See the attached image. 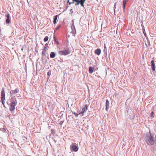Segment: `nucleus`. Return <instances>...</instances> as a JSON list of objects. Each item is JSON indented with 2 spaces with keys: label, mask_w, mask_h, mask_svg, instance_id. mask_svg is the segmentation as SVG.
Listing matches in <instances>:
<instances>
[{
  "label": "nucleus",
  "mask_w": 156,
  "mask_h": 156,
  "mask_svg": "<svg viewBox=\"0 0 156 156\" xmlns=\"http://www.w3.org/2000/svg\"><path fill=\"white\" fill-rule=\"evenodd\" d=\"M145 141L148 145H153L154 143V137L151 133H149L146 135Z\"/></svg>",
  "instance_id": "obj_1"
},
{
  "label": "nucleus",
  "mask_w": 156,
  "mask_h": 156,
  "mask_svg": "<svg viewBox=\"0 0 156 156\" xmlns=\"http://www.w3.org/2000/svg\"><path fill=\"white\" fill-rule=\"evenodd\" d=\"M86 0H72L73 2H72V4H75V5H78L79 3H80L82 7H84V3H85Z\"/></svg>",
  "instance_id": "obj_2"
},
{
  "label": "nucleus",
  "mask_w": 156,
  "mask_h": 156,
  "mask_svg": "<svg viewBox=\"0 0 156 156\" xmlns=\"http://www.w3.org/2000/svg\"><path fill=\"white\" fill-rule=\"evenodd\" d=\"M16 99L15 100V101H12L11 103L10 107L9 108V110L11 112H12L15 109V106L16 105Z\"/></svg>",
  "instance_id": "obj_3"
},
{
  "label": "nucleus",
  "mask_w": 156,
  "mask_h": 156,
  "mask_svg": "<svg viewBox=\"0 0 156 156\" xmlns=\"http://www.w3.org/2000/svg\"><path fill=\"white\" fill-rule=\"evenodd\" d=\"M70 53V51L68 50L59 51L58 52V54L61 55H66L69 54Z\"/></svg>",
  "instance_id": "obj_4"
},
{
  "label": "nucleus",
  "mask_w": 156,
  "mask_h": 156,
  "mask_svg": "<svg viewBox=\"0 0 156 156\" xmlns=\"http://www.w3.org/2000/svg\"><path fill=\"white\" fill-rule=\"evenodd\" d=\"M5 94L4 90L2 89L1 93V98L2 102V104L4 105L5 104Z\"/></svg>",
  "instance_id": "obj_5"
},
{
  "label": "nucleus",
  "mask_w": 156,
  "mask_h": 156,
  "mask_svg": "<svg viewBox=\"0 0 156 156\" xmlns=\"http://www.w3.org/2000/svg\"><path fill=\"white\" fill-rule=\"evenodd\" d=\"M70 149L71 151H77L78 149V147L75 145L74 144H72L70 146Z\"/></svg>",
  "instance_id": "obj_6"
},
{
  "label": "nucleus",
  "mask_w": 156,
  "mask_h": 156,
  "mask_svg": "<svg viewBox=\"0 0 156 156\" xmlns=\"http://www.w3.org/2000/svg\"><path fill=\"white\" fill-rule=\"evenodd\" d=\"M151 66L153 71H155V66L154 62V60H152L151 62Z\"/></svg>",
  "instance_id": "obj_7"
},
{
  "label": "nucleus",
  "mask_w": 156,
  "mask_h": 156,
  "mask_svg": "<svg viewBox=\"0 0 156 156\" xmlns=\"http://www.w3.org/2000/svg\"><path fill=\"white\" fill-rule=\"evenodd\" d=\"M87 108V106L86 105H85L84 107L82 108V112L80 113L79 114H82L86 112Z\"/></svg>",
  "instance_id": "obj_8"
},
{
  "label": "nucleus",
  "mask_w": 156,
  "mask_h": 156,
  "mask_svg": "<svg viewBox=\"0 0 156 156\" xmlns=\"http://www.w3.org/2000/svg\"><path fill=\"white\" fill-rule=\"evenodd\" d=\"M48 47V44L47 43L46 44L44 45V48L43 51L42 52V55H44L45 54L46 51L47 50Z\"/></svg>",
  "instance_id": "obj_9"
},
{
  "label": "nucleus",
  "mask_w": 156,
  "mask_h": 156,
  "mask_svg": "<svg viewBox=\"0 0 156 156\" xmlns=\"http://www.w3.org/2000/svg\"><path fill=\"white\" fill-rule=\"evenodd\" d=\"M5 16L7 17V19L6 20V23L9 24L10 22L9 14H7L5 15Z\"/></svg>",
  "instance_id": "obj_10"
},
{
  "label": "nucleus",
  "mask_w": 156,
  "mask_h": 156,
  "mask_svg": "<svg viewBox=\"0 0 156 156\" xmlns=\"http://www.w3.org/2000/svg\"><path fill=\"white\" fill-rule=\"evenodd\" d=\"M109 102L108 100H106V111L108 110V107H109Z\"/></svg>",
  "instance_id": "obj_11"
},
{
  "label": "nucleus",
  "mask_w": 156,
  "mask_h": 156,
  "mask_svg": "<svg viewBox=\"0 0 156 156\" xmlns=\"http://www.w3.org/2000/svg\"><path fill=\"white\" fill-rule=\"evenodd\" d=\"M101 52V51L100 49H97L95 50V53L97 55H99Z\"/></svg>",
  "instance_id": "obj_12"
},
{
  "label": "nucleus",
  "mask_w": 156,
  "mask_h": 156,
  "mask_svg": "<svg viewBox=\"0 0 156 156\" xmlns=\"http://www.w3.org/2000/svg\"><path fill=\"white\" fill-rule=\"evenodd\" d=\"M126 0H123V9L124 10V12L125 11V9L126 7Z\"/></svg>",
  "instance_id": "obj_13"
},
{
  "label": "nucleus",
  "mask_w": 156,
  "mask_h": 156,
  "mask_svg": "<svg viewBox=\"0 0 156 156\" xmlns=\"http://www.w3.org/2000/svg\"><path fill=\"white\" fill-rule=\"evenodd\" d=\"M55 56V54L53 52L51 53L50 55V57L51 58H54Z\"/></svg>",
  "instance_id": "obj_14"
},
{
  "label": "nucleus",
  "mask_w": 156,
  "mask_h": 156,
  "mask_svg": "<svg viewBox=\"0 0 156 156\" xmlns=\"http://www.w3.org/2000/svg\"><path fill=\"white\" fill-rule=\"evenodd\" d=\"M94 69V67H90L89 68V73L91 74L93 72Z\"/></svg>",
  "instance_id": "obj_15"
},
{
  "label": "nucleus",
  "mask_w": 156,
  "mask_h": 156,
  "mask_svg": "<svg viewBox=\"0 0 156 156\" xmlns=\"http://www.w3.org/2000/svg\"><path fill=\"white\" fill-rule=\"evenodd\" d=\"M12 93L15 94L18 92L19 90L18 89H16L14 90H12Z\"/></svg>",
  "instance_id": "obj_16"
},
{
  "label": "nucleus",
  "mask_w": 156,
  "mask_h": 156,
  "mask_svg": "<svg viewBox=\"0 0 156 156\" xmlns=\"http://www.w3.org/2000/svg\"><path fill=\"white\" fill-rule=\"evenodd\" d=\"M58 17V15H57L55 16H54V21H53V23L54 24H55L56 22V20L57 19Z\"/></svg>",
  "instance_id": "obj_17"
},
{
  "label": "nucleus",
  "mask_w": 156,
  "mask_h": 156,
  "mask_svg": "<svg viewBox=\"0 0 156 156\" xmlns=\"http://www.w3.org/2000/svg\"><path fill=\"white\" fill-rule=\"evenodd\" d=\"M48 37L46 36L44 38V42H46V41H48Z\"/></svg>",
  "instance_id": "obj_18"
},
{
  "label": "nucleus",
  "mask_w": 156,
  "mask_h": 156,
  "mask_svg": "<svg viewBox=\"0 0 156 156\" xmlns=\"http://www.w3.org/2000/svg\"><path fill=\"white\" fill-rule=\"evenodd\" d=\"M154 112L153 111L151 112V115H150V116L151 117H152V118L154 117Z\"/></svg>",
  "instance_id": "obj_19"
},
{
  "label": "nucleus",
  "mask_w": 156,
  "mask_h": 156,
  "mask_svg": "<svg viewBox=\"0 0 156 156\" xmlns=\"http://www.w3.org/2000/svg\"><path fill=\"white\" fill-rule=\"evenodd\" d=\"M73 114H74L75 115V116H76V117H77L78 116V114L77 113H76L75 112H73Z\"/></svg>",
  "instance_id": "obj_20"
},
{
  "label": "nucleus",
  "mask_w": 156,
  "mask_h": 156,
  "mask_svg": "<svg viewBox=\"0 0 156 156\" xmlns=\"http://www.w3.org/2000/svg\"><path fill=\"white\" fill-rule=\"evenodd\" d=\"M68 0L67 3H69V5H70L72 4V2H69V0Z\"/></svg>",
  "instance_id": "obj_21"
},
{
  "label": "nucleus",
  "mask_w": 156,
  "mask_h": 156,
  "mask_svg": "<svg viewBox=\"0 0 156 156\" xmlns=\"http://www.w3.org/2000/svg\"><path fill=\"white\" fill-rule=\"evenodd\" d=\"M51 133H55V131L53 129H52L51 130Z\"/></svg>",
  "instance_id": "obj_22"
}]
</instances>
